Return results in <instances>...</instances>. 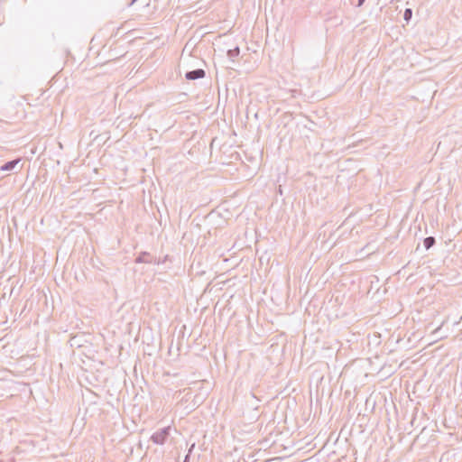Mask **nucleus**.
I'll return each mask as SVG.
<instances>
[{
  "label": "nucleus",
  "instance_id": "obj_1",
  "mask_svg": "<svg viewBox=\"0 0 462 462\" xmlns=\"http://www.w3.org/2000/svg\"><path fill=\"white\" fill-rule=\"evenodd\" d=\"M171 427L167 426L162 428L155 431L150 438L151 441H152L156 445H163L169 439L171 435Z\"/></svg>",
  "mask_w": 462,
  "mask_h": 462
},
{
  "label": "nucleus",
  "instance_id": "obj_9",
  "mask_svg": "<svg viewBox=\"0 0 462 462\" xmlns=\"http://www.w3.org/2000/svg\"><path fill=\"white\" fill-rule=\"evenodd\" d=\"M365 0H357V5H356V6H357V7L362 6V5H364V3H365Z\"/></svg>",
  "mask_w": 462,
  "mask_h": 462
},
{
  "label": "nucleus",
  "instance_id": "obj_8",
  "mask_svg": "<svg viewBox=\"0 0 462 462\" xmlns=\"http://www.w3.org/2000/svg\"><path fill=\"white\" fill-rule=\"evenodd\" d=\"M195 443H192L191 446L189 447V451H188V454L185 456V458H184V461L183 462H189V457H190V455L195 448Z\"/></svg>",
  "mask_w": 462,
  "mask_h": 462
},
{
  "label": "nucleus",
  "instance_id": "obj_2",
  "mask_svg": "<svg viewBox=\"0 0 462 462\" xmlns=\"http://www.w3.org/2000/svg\"><path fill=\"white\" fill-rule=\"evenodd\" d=\"M134 262L136 263H153L157 265L162 263L160 259H157L148 252H141ZM162 263H164V261H162Z\"/></svg>",
  "mask_w": 462,
  "mask_h": 462
},
{
  "label": "nucleus",
  "instance_id": "obj_6",
  "mask_svg": "<svg viewBox=\"0 0 462 462\" xmlns=\"http://www.w3.org/2000/svg\"><path fill=\"white\" fill-rule=\"evenodd\" d=\"M412 16V10L411 8H406L403 14L404 20L408 23Z\"/></svg>",
  "mask_w": 462,
  "mask_h": 462
},
{
  "label": "nucleus",
  "instance_id": "obj_4",
  "mask_svg": "<svg viewBox=\"0 0 462 462\" xmlns=\"http://www.w3.org/2000/svg\"><path fill=\"white\" fill-rule=\"evenodd\" d=\"M436 244L434 236H428L423 240V245L426 250L430 249Z\"/></svg>",
  "mask_w": 462,
  "mask_h": 462
},
{
  "label": "nucleus",
  "instance_id": "obj_7",
  "mask_svg": "<svg viewBox=\"0 0 462 462\" xmlns=\"http://www.w3.org/2000/svg\"><path fill=\"white\" fill-rule=\"evenodd\" d=\"M10 125H11L10 122L3 120V119H0V131H2V132L7 131V127L6 126H8Z\"/></svg>",
  "mask_w": 462,
  "mask_h": 462
},
{
  "label": "nucleus",
  "instance_id": "obj_3",
  "mask_svg": "<svg viewBox=\"0 0 462 462\" xmlns=\"http://www.w3.org/2000/svg\"><path fill=\"white\" fill-rule=\"evenodd\" d=\"M206 76V71L203 69H196L193 70L187 71L185 78L188 80H195L203 79Z\"/></svg>",
  "mask_w": 462,
  "mask_h": 462
},
{
  "label": "nucleus",
  "instance_id": "obj_5",
  "mask_svg": "<svg viewBox=\"0 0 462 462\" xmlns=\"http://www.w3.org/2000/svg\"><path fill=\"white\" fill-rule=\"evenodd\" d=\"M228 58L232 60H234L235 58L238 57L240 54V49L238 46L235 47L234 49H230L226 52Z\"/></svg>",
  "mask_w": 462,
  "mask_h": 462
}]
</instances>
